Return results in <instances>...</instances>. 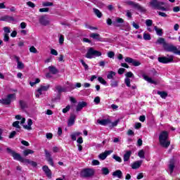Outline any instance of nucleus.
Masks as SVG:
<instances>
[{
  "mask_svg": "<svg viewBox=\"0 0 180 180\" xmlns=\"http://www.w3.org/2000/svg\"><path fill=\"white\" fill-rule=\"evenodd\" d=\"M168 131H162L159 135V142L162 147L168 148L171 144V141L168 139Z\"/></svg>",
  "mask_w": 180,
  "mask_h": 180,
  "instance_id": "nucleus-1",
  "label": "nucleus"
},
{
  "mask_svg": "<svg viewBox=\"0 0 180 180\" xmlns=\"http://www.w3.org/2000/svg\"><path fill=\"white\" fill-rule=\"evenodd\" d=\"M15 119L16 120H21L20 124H22V127L25 129V130H32V125L33 124V120H32V119L27 120V124H25V122H26V118L22 117L21 115H15Z\"/></svg>",
  "mask_w": 180,
  "mask_h": 180,
  "instance_id": "nucleus-2",
  "label": "nucleus"
},
{
  "mask_svg": "<svg viewBox=\"0 0 180 180\" xmlns=\"http://www.w3.org/2000/svg\"><path fill=\"white\" fill-rule=\"evenodd\" d=\"M150 5L153 9H158V11H163L165 12L168 11V8L162 6V5H165V2L164 1H158V0H151L150 2Z\"/></svg>",
  "mask_w": 180,
  "mask_h": 180,
  "instance_id": "nucleus-3",
  "label": "nucleus"
},
{
  "mask_svg": "<svg viewBox=\"0 0 180 180\" xmlns=\"http://www.w3.org/2000/svg\"><path fill=\"white\" fill-rule=\"evenodd\" d=\"M50 89V84H42L35 91L36 98H40V95H43L44 92Z\"/></svg>",
  "mask_w": 180,
  "mask_h": 180,
  "instance_id": "nucleus-4",
  "label": "nucleus"
},
{
  "mask_svg": "<svg viewBox=\"0 0 180 180\" xmlns=\"http://www.w3.org/2000/svg\"><path fill=\"white\" fill-rule=\"evenodd\" d=\"M7 153L13 156V160H15L16 161H20V162H25V160L23 158L20 154L15 152V150H12L11 148H7Z\"/></svg>",
  "mask_w": 180,
  "mask_h": 180,
  "instance_id": "nucleus-5",
  "label": "nucleus"
},
{
  "mask_svg": "<svg viewBox=\"0 0 180 180\" xmlns=\"http://www.w3.org/2000/svg\"><path fill=\"white\" fill-rule=\"evenodd\" d=\"M164 50L165 51L173 53L174 54H177L178 56H180V51L178 50V48L171 44H165Z\"/></svg>",
  "mask_w": 180,
  "mask_h": 180,
  "instance_id": "nucleus-6",
  "label": "nucleus"
},
{
  "mask_svg": "<svg viewBox=\"0 0 180 180\" xmlns=\"http://www.w3.org/2000/svg\"><path fill=\"white\" fill-rule=\"evenodd\" d=\"M102 53L101 51L94 49V48H90L86 54V58H95V57H101Z\"/></svg>",
  "mask_w": 180,
  "mask_h": 180,
  "instance_id": "nucleus-7",
  "label": "nucleus"
},
{
  "mask_svg": "<svg viewBox=\"0 0 180 180\" xmlns=\"http://www.w3.org/2000/svg\"><path fill=\"white\" fill-rule=\"evenodd\" d=\"M159 63L162 64H169V63H174V56L172 55H167V56H162L158 58Z\"/></svg>",
  "mask_w": 180,
  "mask_h": 180,
  "instance_id": "nucleus-8",
  "label": "nucleus"
},
{
  "mask_svg": "<svg viewBox=\"0 0 180 180\" xmlns=\"http://www.w3.org/2000/svg\"><path fill=\"white\" fill-rule=\"evenodd\" d=\"M16 99V95L13 94H8L6 98H2L0 100V103L3 105H10V103Z\"/></svg>",
  "mask_w": 180,
  "mask_h": 180,
  "instance_id": "nucleus-9",
  "label": "nucleus"
},
{
  "mask_svg": "<svg viewBox=\"0 0 180 180\" xmlns=\"http://www.w3.org/2000/svg\"><path fill=\"white\" fill-rule=\"evenodd\" d=\"M95 174V170L94 169H84L82 171L81 175L84 178H89V176H93Z\"/></svg>",
  "mask_w": 180,
  "mask_h": 180,
  "instance_id": "nucleus-10",
  "label": "nucleus"
},
{
  "mask_svg": "<svg viewBox=\"0 0 180 180\" xmlns=\"http://www.w3.org/2000/svg\"><path fill=\"white\" fill-rule=\"evenodd\" d=\"M39 23L42 26H49L50 25V18L47 15H41L39 18Z\"/></svg>",
  "mask_w": 180,
  "mask_h": 180,
  "instance_id": "nucleus-11",
  "label": "nucleus"
},
{
  "mask_svg": "<svg viewBox=\"0 0 180 180\" xmlns=\"http://www.w3.org/2000/svg\"><path fill=\"white\" fill-rule=\"evenodd\" d=\"M130 78H134V75L131 72H128L126 74V78L124 79V83L128 86V88H130L131 85L130 83L131 82V80H130Z\"/></svg>",
  "mask_w": 180,
  "mask_h": 180,
  "instance_id": "nucleus-12",
  "label": "nucleus"
},
{
  "mask_svg": "<svg viewBox=\"0 0 180 180\" xmlns=\"http://www.w3.org/2000/svg\"><path fill=\"white\" fill-rule=\"evenodd\" d=\"M128 5H131V6H133V8H135V9H138V11H140L141 12H144L145 9L143 7L140 6V4L135 3L134 1H127Z\"/></svg>",
  "mask_w": 180,
  "mask_h": 180,
  "instance_id": "nucleus-13",
  "label": "nucleus"
},
{
  "mask_svg": "<svg viewBox=\"0 0 180 180\" xmlns=\"http://www.w3.org/2000/svg\"><path fill=\"white\" fill-rule=\"evenodd\" d=\"M125 62L128 63V64H132L134 67H139L141 63L139 60H136L130 57H127L125 58Z\"/></svg>",
  "mask_w": 180,
  "mask_h": 180,
  "instance_id": "nucleus-14",
  "label": "nucleus"
},
{
  "mask_svg": "<svg viewBox=\"0 0 180 180\" xmlns=\"http://www.w3.org/2000/svg\"><path fill=\"white\" fill-rule=\"evenodd\" d=\"M174 169H175V160L172 159L169 161V163L168 165L167 172L170 175H172V174L174 173Z\"/></svg>",
  "mask_w": 180,
  "mask_h": 180,
  "instance_id": "nucleus-15",
  "label": "nucleus"
},
{
  "mask_svg": "<svg viewBox=\"0 0 180 180\" xmlns=\"http://www.w3.org/2000/svg\"><path fill=\"white\" fill-rule=\"evenodd\" d=\"M112 153H113V150H105L104 153H102L98 155V158L103 161L104 160H106L108 155H110Z\"/></svg>",
  "mask_w": 180,
  "mask_h": 180,
  "instance_id": "nucleus-16",
  "label": "nucleus"
},
{
  "mask_svg": "<svg viewBox=\"0 0 180 180\" xmlns=\"http://www.w3.org/2000/svg\"><path fill=\"white\" fill-rule=\"evenodd\" d=\"M45 155L49 164L51 165V167H54V162L53 158H51V154L49 151L45 150Z\"/></svg>",
  "mask_w": 180,
  "mask_h": 180,
  "instance_id": "nucleus-17",
  "label": "nucleus"
},
{
  "mask_svg": "<svg viewBox=\"0 0 180 180\" xmlns=\"http://www.w3.org/2000/svg\"><path fill=\"white\" fill-rule=\"evenodd\" d=\"M75 119H77V115L74 114H71L70 117L68 121V127H71V126H74V124L75 123Z\"/></svg>",
  "mask_w": 180,
  "mask_h": 180,
  "instance_id": "nucleus-18",
  "label": "nucleus"
},
{
  "mask_svg": "<svg viewBox=\"0 0 180 180\" xmlns=\"http://www.w3.org/2000/svg\"><path fill=\"white\" fill-rule=\"evenodd\" d=\"M88 104L85 101H79L76 106V112H81L82 109H84Z\"/></svg>",
  "mask_w": 180,
  "mask_h": 180,
  "instance_id": "nucleus-19",
  "label": "nucleus"
},
{
  "mask_svg": "<svg viewBox=\"0 0 180 180\" xmlns=\"http://www.w3.org/2000/svg\"><path fill=\"white\" fill-rule=\"evenodd\" d=\"M90 37H91V39H94V40H97V41H105V40H103V39L101 37V35L97 33H91L90 34Z\"/></svg>",
  "mask_w": 180,
  "mask_h": 180,
  "instance_id": "nucleus-20",
  "label": "nucleus"
},
{
  "mask_svg": "<svg viewBox=\"0 0 180 180\" xmlns=\"http://www.w3.org/2000/svg\"><path fill=\"white\" fill-rule=\"evenodd\" d=\"M97 123H98V124H101V126H107V124H110V120L109 119L97 120Z\"/></svg>",
  "mask_w": 180,
  "mask_h": 180,
  "instance_id": "nucleus-21",
  "label": "nucleus"
},
{
  "mask_svg": "<svg viewBox=\"0 0 180 180\" xmlns=\"http://www.w3.org/2000/svg\"><path fill=\"white\" fill-rule=\"evenodd\" d=\"M42 169L48 178H51V170L49 169L47 165L44 166Z\"/></svg>",
  "mask_w": 180,
  "mask_h": 180,
  "instance_id": "nucleus-22",
  "label": "nucleus"
},
{
  "mask_svg": "<svg viewBox=\"0 0 180 180\" xmlns=\"http://www.w3.org/2000/svg\"><path fill=\"white\" fill-rule=\"evenodd\" d=\"M55 89L57 91L58 94H61L62 92H67V87L61 86H56Z\"/></svg>",
  "mask_w": 180,
  "mask_h": 180,
  "instance_id": "nucleus-23",
  "label": "nucleus"
},
{
  "mask_svg": "<svg viewBox=\"0 0 180 180\" xmlns=\"http://www.w3.org/2000/svg\"><path fill=\"white\" fill-rule=\"evenodd\" d=\"M143 161L140 160V161H136L135 162H134L131 165V168L132 169H137L138 168H140V167L141 166Z\"/></svg>",
  "mask_w": 180,
  "mask_h": 180,
  "instance_id": "nucleus-24",
  "label": "nucleus"
},
{
  "mask_svg": "<svg viewBox=\"0 0 180 180\" xmlns=\"http://www.w3.org/2000/svg\"><path fill=\"white\" fill-rule=\"evenodd\" d=\"M131 155V151L127 150L125 154L124 155V162L129 161L130 160V156Z\"/></svg>",
  "mask_w": 180,
  "mask_h": 180,
  "instance_id": "nucleus-25",
  "label": "nucleus"
},
{
  "mask_svg": "<svg viewBox=\"0 0 180 180\" xmlns=\"http://www.w3.org/2000/svg\"><path fill=\"white\" fill-rule=\"evenodd\" d=\"M143 79L149 82V84H157V82L155 80H153L151 77H149L146 75H143Z\"/></svg>",
  "mask_w": 180,
  "mask_h": 180,
  "instance_id": "nucleus-26",
  "label": "nucleus"
},
{
  "mask_svg": "<svg viewBox=\"0 0 180 180\" xmlns=\"http://www.w3.org/2000/svg\"><path fill=\"white\" fill-rule=\"evenodd\" d=\"M113 176H117V178H119V179H122V176L123 175V173H122V171L120 170H116L112 173Z\"/></svg>",
  "mask_w": 180,
  "mask_h": 180,
  "instance_id": "nucleus-27",
  "label": "nucleus"
},
{
  "mask_svg": "<svg viewBox=\"0 0 180 180\" xmlns=\"http://www.w3.org/2000/svg\"><path fill=\"white\" fill-rule=\"evenodd\" d=\"M17 64L18 70H23V68H25V64L19 60V58H17Z\"/></svg>",
  "mask_w": 180,
  "mask_h": 180,
  "instance_id": "nucleus-28",
  "label": "nucleus"
},
{
  "mask_svg": "<svg viewBox=\"0 0 180 180\" xmlns=\"http://www.w3.org/2000/svg\"><path fill=\"white\" fill-rule=\"evenodd\" d=\"M48 68L51 74L56 75L58 72V70H57L54 66H49Z\"/></svg>",
  "mask_w": 180,
  "mask_h": 180,
  "instance_id": "nucleus-29",
  "label": "nucleus"
},
{
  "mask_svg": "<svg viewBox=\"0 0 180 180\" xmlns=\"http://www.w3.org/2000/svg\"><path fill=\"white\" fill-rule=\"evenodd\" d=\"M157 43L158 44H162L163 49L165 48V44H167V42H165V39L161 37L157 40Z\"/></svg>",
  "mask_w": 180,
  "mask_h": 180,
  "instance_id": "nucleus-30",
  "label": "nucleus"
},
{
  "mask_svg": "<svg viewBox=\"0 0 180 180\" xmlns=\"http://www.w3.org/2000/svg\"><path fill=\"white\" fill-rule=\"evenodd\" d=\"M116 75V72L113 71L108 72V74L107 75L108 79H113V77Z\"/></svg>",
  "mask_w": 180,
  "mask_h": 180,
  "instance_id": "nucleus-31",
  "label": "nucleus"
},
{
  "mask_svg": "<svg viewBox=\"0 0 180 180\" xmlns=\"http://www.w3.org/2000/svg\"><path fill=\"white\" fill-rule=\"evenodd\" d=\"M24 162L30 164V165H32V167H37V163L36 162L30 160L29 159H25Z\"/></svg>",
  "mask_w": 180,
  "mask_h": 180,
  "instance_id": "nucleus-32",
  "label": "nucleus"
},
{
  "mask_svg": "<svg viewBox=\"0 0 180 180\" xmlns=\"http://www.w3.org/2000/svg\"><path fill=\"white\" fill-rule=\"evenodd\" d=\"M13 127H15L17 131H20V125H19V121H15L13 123Z\"/></svg>",
  "mask_w": 180,
  "mask_h": 180,
  "instance_id": "nucleus-33",
  "label": "nucleus"
},
{
  "mask_svg": "<svg viewBox=\"0 0 180 180\" xmlns=\"http://www.w3.org/2000/svg\"><path fill=\"white\" fill-rule=\"evenodd\" d=\"M158 95H160L163 99H165L168 96V94L165 91H158Z\"/></svg>",
  "mask_w": 180,
  "mask_h": 180,
  "instance_id": "nucleus-34",
  "label": "nucleus"
},
{
  "mask_svg": "<svg viewBox=\"0 0 180 180\" xmlns=\"http://www.w3.org/2000/svg\"><path fill=\"white\" fill-rule=\"evenodd\" d=\"M155 30L158 36H162V29L158 28L157 26H155Z\"/></svg>",
  "mask_w": 180,
  "mask_h": 180,
  "instance_id": "nucleus-35",
  "label": "nucleus"
},
{
  "mask_svg": "<svg viewBox=\"0 0 180 180\" xmlns=\"http://www.w3.org/2000/svg\"><path fill=\"white\" fill-rule=\"evenodd\" d=\"M94 12L96 15L97 18H102V13L96 8H94Z\"/></svg>",
  "mask_w": 180,
  "mask_h": 180,
  "instance_id": "nucleus-36",
  "label": "nucleus"
},
{
  "mask_svg": "<svg viewBox=\"0 0 180 180\" xmlns=\"http://www.w3.org/2000/svg\"><path fill=\"white\" fill-rule=\"evenodd\" d=\"M110 82H111L110 83V86H112V88H116L119 85V82H117V81L111 80Z\"/></svg>",
  "mask_w": 180,
  "mask_h": 180,
  "instance_id": "nucleus-37",
  "label": "nucleus"
},
{
  "mask_svg": "<svg viewBox=\"0 0 180 180\" xmlns=\"http://www.w3.org/2000/svg\"><path fill=\"white\" fill-rule=\"evenodd\" d=\"M34 153V151H33L30 149H27L23 151V154H24V155H25V157L29 155V154H33Z\"/></svg>",
  "mask_w": 180,
  "mask_h": 180,
  "instance_id": "nucleus-38",
  "label": "nucleus"
},
{
  "mask_svg": "<svg viewBox=\"0 0 180 180\" xmlns=\"http://www.w3.org/2000/svg\"><path fill=\"white\" fill-rule=\"evenodd\" d=\"M101 172L103 175H108L109 174V169H108V167H103L101 169Z\"/></svg>",
  "mask_w": 180,
  "mask_h": 180,
  "instance_id": "nucleus-39",
  "label": "nucleus"
},
{
  "mask_svg": "<svg viewBox=\"0 0 180 180\" xmlns=\"http://www.w3.org/2000/svg\"><path fill=\"white\" fill-rule=\"evenodd\" d=\"M146 25L147 27H151V26H153V20H150V19L146 20Z\"/></svg>",
  "mask_w": 180,
  "mask_h": 180,
  "instance_id": "nucleus-40",
  "label": "nucleus"
},
{
  "mask_svg": "<svg viewBox=\"0 0 180 180\" xmlns=\"http://www.w3.org/2000/svg\"><path fill=\"white\" fill-rule=\"evenodd\" d=\"M70 109H71V105H68L65 108L63 109L62 112L63 113H67L68 112H70Z\"/></svg>",
  "mask_w": 180,
  "mask_h": 180,
  "instance_id": "nucleus-41",
  "label": "nucleus"
},
{
  "mask_svg": "<svg viewBox=\"0 0 180 180\" xmlns=\"http://www.w3.org/2000/svg\"><path fill=\"white\" fill-rule=\"evenodd\" d=\"M98 81L103 85H106L107 84L106 81L101 77H98Z\"/></svg>",
  "mask_w": 180,
  "mask_h": 180,
  "instance_id": "nucleus-42",
  "label": "nucleus"
},
{
  "mask_svg": "<svg viewBox=\"0 0 180 180\" xmlns=\"http://www.w3.org/2000/svg\"><path fill=\"white\" fill-rule=\"evenodd\" d=\"M112 158L115 160L117 162H122V158L120 156H117L116 155H113Z\"/></svg>",
  "mask_w": 180,
  "mask_h": 180,
  "instance_id": "nucleus-43",
  "label": "nucleus"
},
{
  "mask_svg": "<svg viewBox=\"0 0 180 180\" xmlns=\"http://www.w3.org/2000/svg\"><path fill=\"white\" fill-rule=\"evenodd\" d=\"M144 40H151V35L150 34L144 33L143 34Z\"/></svg>",
  "mask_w": 180,
  "mask_h": 180,
  "instance_id": "nucleus-44",
  "label": "nucleus"
},
{
  "mask_svg": "<svg viewBox=\"0 0 180 180\" xmlns=\"http://www.w3.org/2000/svg\"><path fill=\"white\" fill-rule=\"evenodd\" d=\"M7 22H8V23H13L16 22V20H15V18L8 15Z\"/></svg>",
  "mask_w": 180,
  "mask_h": 180,
  "instance_id": "nucleus-45",
  "label": "nucleus"
},
{
  "mask_svg": "<svg viewBox=\"0 0 180 180\" xmlns=\"http://www.w3.org/2000/svg\"><path fill=\"white\" fill-rule=\"evenodd\" d=\"M39 82H40V79H36L35 82H30V85H31L32 86H34L36 84H39Z\"/></svg>",
  "mask_w": 180,
  "mask_h": 180,
  "instance_id": "nucleus-46",
  "label": "nucleus"
},
{
  "mask_svg": "<svg viewBox=\"0 0 180 180\" xmlns=\"http://www.w3.org/2000/svg\"><path fill=\"white\" fill-rule=\"evenodd\" d=\"M43 6H53V3L49 2V1H44L42 3Z\"/></svg>",
  "mask_w": 180,
  "mask_h": 180,
  "instance_id": "nucleus-47",
  "label": "nucleus"
},
{
  "mask_svg": "<svg viewBox=\"0 0 180 180\" xmlns=\"http://www.w3.org/2000/svg\"><path fill=\"white\" fill-rule=\"evenodd\" d=\"M80 63H82V65H83V67H84V70H87L89 69V67L86 65L84 60H81Z\"/></svg>",
  "mask_w": 180,
  "mask_h": 180,
  "instance_id": "nucleus-48",
  "label": "nucleus"
},
{
  "mask_svg": "<svg viewBox=\"0 0 180 180\" xmlns=\"http://www.w3.org/2000/svg\"><path fill=\"white\" fill-rule=\"evenodd\" d=\"M27 6H29L30 8H36V4H34V3L32 2V1H27Z\"/></svg>",
  "mask_w": 180,
  "mask_h": 180,
  "instance_id": "nucleus-49",
  "label": "nucleus"
},
{
  "mask_svg": "<svg viewBox=\"0 0 180 180\" xmlns=\"http://www.w3.org/2000/svg\"><path fill=\"white\" fill-rule=\"evenodd\" d=\"M20 106L21 109H25V108H26V102L23 101H20Z\"/></svg>",
  "mask_w": 180,
  "mask_h": 180,
  "instance_id": "nucleus-50",
  "label": "nucleus"
},
{
  "mask_svg": "<svg viewBox=\"0 0 180 180\" xmlns=\"http://www.w3.org/2000/svg\"><path fill=\"white\" fill-rule=\"evenodd\" d=\"M64 44V35L60 34L59 37V44Z\"/></svg>",
  "mask_w": 180,
  "mask_h": 180,
  "instance_id": "nucleus-51",
  "label": "nucleus"
},
{
  "mask_svg": "<svg viewBox=\"0 0 180 180\" xmlns=\"http://www.w3.org/2000/svg\"><path fill=\"white\" fill-rule=\"evenodd\" d=\"M4 31L5 32L6 34H9L11 33V28L9 27H4Z\"/></svg>",
  "mask_w": 180,
  "mask_h": 180,
  "instance_id": "nucleus-52",
  "label": "nucleus"
},
{
  "mask_svg": "<svg viewBox=\"0 0 180 180\" xmlns=\"http://www.w3.org/2000/svg\"><path fill=\"white\" fill-rule=\"evenodd\" d=\"M108 57L109 58H113V57H115V52H113V51H108Z\"/></svg>",
  "mask_w": 180,
  "mask_h": 180,
  "instance_id": "nucleus-53",
  "label": "nucleus"
},
{
  "mask_svg": "<svg viewBox=\"0 0 180 180\" xmlns=\"http://www.w3.org/2000/svg\"><path fill=\"white\" fill-rule=\"evenodd\" d=\"M30 53H34V54H36V53H37V49H36L34 46H31L30 48Z\"/></svg>",
  "mask_w": 180,
  "mask_h": 180,
  "instance_id": "nucleus-54",
  "label": "nucleus"
},
{
  "mask_svg": "<svg viewBox=\"0 0 180 180\" xmlns=\"http://www.w3.org/2000/svg\"><path fill=\"white\" fill-rule=\"evenodd\" d=\"M51 54H52V56H58V52H57V51L56 49H51Z\"/></svg>",
  "mask_w": 180,
  "mask_h": 180,
  "instance_id": "nucleus-55",
  "label": "nucleus"
},
{
  "mask_svg": "<svg viewBox=\"0 0 180 180\" xmlns=\"http://www.w3.org/2000/svg\"><path fill=\"white\" fill-rule=\"evenodd\" d=\"M8 15H4V16L0 18V20L1 22H8Z\"/></svg>",
  "mask_w": 180,
  "mask_h": 180,
  "instance_id": "nucleus-56",
  "label": "nucleus"
},
{
  "mask_svg": "<svg viewBox=\"0 0 180 180\" xmlns=\"http://www.w3.org/2000/svg\"><path fill=\"white\" fill-rule=\"evenodd\" d=\"M138 155L140 157V158H144V151L140 150L138 153Z\"/></svg>",
  "mask_w": 180,
  "mask_h": 180,
  "instance_id": "nucleus-57",
  "label": "nucleus"
},
{
  "mask_svg": "<svg viewBox=\"0 0 180 180\" xmlns=\"http://www.w3.org/2000/svg\"><path fill=\"white\" fill-rule=\"evenodd\" d=\"M46 139H48V140H51V139H53V134L47 133L46 134Z\"/></svg>",
  "mask_w": 180,
  "mask_h": 180,
  "instance_id": "nucleus-58",
  "label": "nucleus"
},
{
  "mask_svg": "<svg viewBox=\"0 0 180 180\" xmlns=\"http://www.w3.org/2000/svg\"><path fill=\"white\" fill-rule=\"evenodd\" d=\"M4 41H9V34H4Z\"/></svg>",
  "mask_w": 180,
  "mask_h": 180,
  "instance_id": "nucleus-59",
  "label": "nucleus"
},
{
  "mask_svg": "<svg viewBox=\"0 0 180 180\" xmlns=\"http://www.w3.org/2000/svg\"><path fill=\"white\" fill-rule=\"evenodd\" d=\"M94 102L96 103V105H98V103L101 102V98H99V96L96 97L94 98Z\"/></svg>",
  "mask_w": 180,
  "mask_h": 180,
  "instance_id": "nucleus-60",
  "label": "nucleus"
},
{
  "mask_svg": "<svg viewBox=\"0 0 180 180\" xmlns=\"http://www.w3.org/2000/svg\"><path fill=\"white\" fill-rule=\"evenodd\" d=\"M132 26L136 30L140 28V25L134 22H132Z\"/></svg>",
  "mask_w": 180,
  "mask_h": 180,
  "instance_id": "nucleus-61",
  "label": "nucleus"
},
{
  "mask_svg": "<svg viewBox=\"0 0 180 180\" xmlns=\"http://www.w3.org/2000/svg\"><path fill=\"white\" fill-rule=\"evenodd\" d=\"M99 164H101L98 160H94L92 161V165H99Z\"/></svg>",
  "mask_w": 180,
  "mask_h": 180,
  "instance_id": "nucleus-62",
  "label": "nucleus"
},
{
  "mask_svg": "<svg viewBox=\"0 0 180 180\" xmlns=\"http://www.w3.org/2000/svg\"><path fill=\"white\" fill-rule=\"evenodd\" d=\"M180 7L179 6H175L173 8V12H179Z\"/></svg>",
  "mask_w": 180,
  "mask_h": 180,
  "instance_id": "nucleus-63",
  "label": "nucleus"
},
{
  "mask_svg": "<svg viewBox=\"0 0 180 180\" xmlns=\"http://www.w3.org/2000/svg\"><path fill=\"white\" fill-rule=\"evenodd\" d=\"M39 12H49V8H40Z\"/></svg>",
  "mask_w": 180,
  "mask_h": 180,
  "instance_id": "nucleus-64",
  "label": "nucleus"
}]
</instances>
